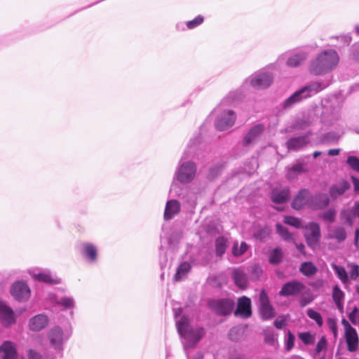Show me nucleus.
Instances as JSON below:
<instances>
[{"instance_id":"nucleus-40","label":"nucleus","mask_w":359,"mask_h":359,"mask_svg":"<svg viewBox=\"0 0 359 359\" xmlns=\"http://www.w3.org/2000/svg\"><path fill=\"white\" fill-rule=\"evenodd\" d=\"M178 196L183 200L184 202L187 203L189 205V208H194L196 205V195L191 192L188 191L187 195L179 194Z\"/></svg>"},{"instance_id":"nucleus-27","label":"nucleus","mask_w":359,"mask_h":359,"mask_svg":"<svg viewBox=\"0 0 359 359\" xmlns=\"http://www.w3.org/2000/svg\"><path fill=\"white\" fill-rule=\"evenodd\" d=\"M350 184L346 180H341L337 184H333L330 188V195L332 199H336L343 195L350 188Z\"/></svg>"},{"instance_id":"nucleus-7","label":"nucleus","mask_w":359,"mask_h":359,"mask_svg":"<svg viewBox=\"0 0 359 359\" xmlns=\"http://www.w3.org/2000/svg\"><path fill=\"white\" fill-rule=\"evenodd\" d=\"M235 303L229 298L212 299L208 302L209 308L219 316H226L230 314Z\"/></svg>"},{"instance_id":"nucleus-52","label":"nucleus","mask_w":359,"mask_h":359,"mask_svg":"<svg viewBox=\"0 0 359 359\" xmlns=\"http://www.w3.org/2000/svg\"><path fill=\"white\" fill-rule=\"evenodd\" d=\"M339 138V136L334 132H329L324 135L323 140L324 142H334L337 141Z\"/></svg>"},{"instance_id":"nucleus-23","label":"nucleus","mask_w":359,"mask_h":359,"mask_svg":"<svg viewBox=\"0 0 359 359\" xmlns=\"http://www.w3.org/2000/svg\"><path fill=\"white\" fill-rule=\"evenodd\" d=\"M0 358L1 359H19L15 344L6 341L0 346Z\"/></svg>"},{"instance_id":"nucleus-63","label":"nucleus","mask_w":359,"mask_h":359,"mask_svg":"<svg viewBox=\"0 0 359 359\" xmlns=\"http://www.w3.org/2000/svg\"><path fill=\"white\" fill-rule=\"evenodd\" d=\"M339 149H332L328 150V155L330 156H337L339 154Z\"/></svg>"},{"instance_id":"nucleus-4","label":"nucleus","mask_w":359,"mask_h":359,"mask_svg":"<svg viewBox=\"0 0 359 359\" xmlns=\"http://www.w3.org/2000/svg\"><path fill=\"white\" fill-rule=\"evenodd\" d=\"M176 327L180 336L185 341L184 350L194 348L205 334L202 327H193L190 325V319L187 316H182L180 320H176Z\"/></svg>"},{"instance_id":"nucleus-28","label":"nucleus","mask_w":359,"mask_h":359,"mask_svg":"<svg viewBox=\"0 0 359 359\" xmlns=\"http://www.w3.org/2000/svg\"><path fill=\"white\" fill-rule=\"evenodd\" d=\"M346 229L341 226H334L329 230L328 238L336 240L338 243L344 241L346 238Z\"/></svg>"},{"instance_id":"nucleus-33","label":"nucleus","mask_w":359,"mask_h":359,"mask_svg":"<svg viewBox=\"0 0 359 359\" xmlns=\"http://www.w3.org/2000/svg\"><path fill=\"white\" fill-rule=\"evenodd\" d=\"M55 303L63 308V310L72 309L75 307V301L72 297L55 298Z\"/></svg>"},{"instance_id":"nucleus-16","label":"nucleus","mask_w":359,"mask_h":359,"mask_svg":"<svg viewBox=\"0 0 359 359\" xmlns=\"http://www.w3.org/2000/svg\"><path fill=\"white\" fill-rule=\"evenodd\" d=\"M264 131L263 124H257L252 127L246 133L243 139V145L245 147H250L256 144L260 139Z\"/></svg>"},{"instance_id":"nucleus-48","label":"nucleus","mask_w":359,"mask_h":359,"mask_svg":"<svg viewBox=\"0 0 359 359\" xmlns=\"http://www.w3.org/2000/svg\"><path fill=\"white\" fill-rule=\"evenodd\" d=\"M299 337L306 345L312 344L314 342L313 337L309 332H300Z\"/></svg>"},{"instance_id":"nucleus-58","label":"nucleus","mask_w":359,"mask_h":359,"mask_svg":"<svg viewBox=\"0 0 359 359\" xmlns=\"http://www.w3.org/2000/svg\"><path fill=\"white\" fill-rule=\"evenodd\" d=\"M187 359H203V353L198 351L195 355H191L187 350H184Z\"/></svg>"},{"instance_id":"nucleus-11","label":"nucleus","mask_w":359,"mask_h":359,"mask_svg":"<svg viewBox=\"0 0 359 359\" xmlns=\"http://www.w3.org/2000/svg\"><path fill=\"white\" fill-rule=\"evenodd\" d=\"M341 324L344 328L347 349L351 352H353L356 351L358 346V336L356 330L345 318L341 320Z\"/></svg>"},{"instance_id":"nucleus-43","label":"nucleus","mask_w":359,"mask_h":359,"mask_svg":"<svg viewBox=\"0 0 359 359\" xmlns=\"http://www.w3.org/2000/svg\"><path fill=\"white\" fill-rule=\"evenodd\" d=\"M284 223L297 229L302 228V221L300 219L293 216H285L283 220Z\"/></svg>"},{"instance_id":"nucleus-21","label":"nucleus","mask_w":359,"mask_h":359,"mask_svg":"<svg viewBox=\"0 0 359 359\" xmlns=\"http://www.w3.org/2000/svg\"><path fill=\"white\" fill-rule=\"evenodd\" d=\"M290 197V189L288 187L282 189L275 188L271 193L272 202L276 204H283L289 200Z\"/></svg>"},{"instance_id":"nucleus-26","label":"nucleus","mask_w":359,"mask_h":359,"mask_svg":"<svg viewBox=\"0 0 359 359\" xmlns=\"http://www.w3.org/2000/svg\"><path fill=\"white\" fill-rule=\"evenodd\" d=\"M232 278L237 287L245 290L248 285V276L241 269H236L233 271Z\"/></svg>"},{"instance_id":"nucleus-18","label":"nucleus","mask_w":359,"mask_h":359,"mask_svg":"<svg viewBox=\"0 0 359 359\" xmlns=\"http://www.w3.org/2000/svg\"><path fill=\"white\" fill-rule=\"evenodd\" d=\"M234 313L236 316H241L244 318H249L252 314L250 299L245 296L239 298Z\"/></svg>"},{"instance_id":"nucleus-14","label":"nucleus","mask_w":359,"mask_h":359,"mask_svg":"<svg viewBox=\"0 0 359 359\" xmlns=\"http://www.w3.org/2000/svg\"><path fill=\"white\" fill-rule=\"evenodd\" d=\"M305 285L297 280H292L286 282L282 285L279 291V295L283 297H288L290 296H298L305 289Z\"/></svg>"},{"instance_id":"nucleus-31","label":"nucleus","mask_w":359,"mask_h":359,"mask_svg":"<svg viewBox=\"0 0 359 359\" xmlns=\"http://www.w3.org/2000/svg\"><path fill=\"white\" fill-rule=\"evenodd\" d=\"M191 266L188 262H182L177 269L174 278L176 281L184 279L191 271Z\"/></svg>"},{"instance_id":"nucleus-3","label":"nucleus","mask_w":359,"mask_h":359,"mask_svg":"<svg viewBox=\"0 0 359 359\" xmlns=\"http://www.w3.org/2000/svg\"><path fill=\"white\" fill-rule=\"evenodd\" d=\"M330 84V81L324 82L323 81H318L302 87L299 90L295 91L280 104V111L284 112L290 109L296 104L318 93L329 86Z\"/></svg>"},{"instance_id":"nucleus-2","label":"nucleus","mask_w":359,"mask_h":359,"mask_svg":"<svg viewBox=\"0 0 359 359\" xmlns=\"http://www.w3.org/2000/svg\"><path fill=\"white\" fill-rule=\"evenodd\" d=\"M200 142L199 137L191 139L189 141L187 150L183 154L180 160L174 175V180H176L181 184H185L192 182L196 173V165L191 161L187 160L189 157V152L194 153L192 151Z\"/></svg>"},{"instance_id":"nucleus-36","label":"nucleus","mask_w":359,"mask_h":359,"mask_svg":"<svg viewBox=\"0 0 359 359\" xmlns=\"http://www.w3.org/2000/svg\"><path fill=\"white\" fill-rule=\"evenodd\" d=\"M226 239L220 236L218 237L215 241V252L216 255L219 257H222L226 252Z\"/></svg>"},{"instance_id":"nucleus-61","label":"nucleus","mask_w":359,"mask_h":359,"mask_svg":"<svg viewBox=\"0 0 359 359\" xmlns=\"http://www.w3.org/2000/svg\"><path fill=\"white\" fill-rule=\"evenodd\" d=\"M351 180L354 187V191L359 193V179L354 176H351Z\"/></svg>"},{"instance_id":"nucleus-5","label":"nucleus","mask_w":359,"mask_h":359,"mask_svg":"<svg viewBox=\"0 0 359 359\" xmlns=\"http://www.w3.org/2000/svg\"><path fill=\"white\" fill-rule=\"evenodd\" d=\"M339 60V55L334 50H323L311 61L309 71L316 76L325 74L335 68Z\"/></svg>"},{"instance_id":"nucleus-39","label":"nucleus","mask_w":359,"mask_h":359,"mask_svg":"<svg viewBox=\"0 0 359 359\" xmlns=\"http://www.w3.org/2000/svg\"><path fill=\"white\" fill-rule=\"evenodd\" d=\"M249 245L245 242H241L240 246H238V243L237 241L234 242L233 248H232V254L234 257H239L243 255L245 252L248 250Z\"/></svg>"},{"instance_id":"nucleus-42","label":"nucleus","mask_w":359,"mask_h":359,"mask_svg":"<svg viewBox=\"0 0 359 359\" xmlns=\"http://www.w3.org/2000/svg\"><path fill=\"white\" fill-rule=\"evenodd\" d=\"M222 170V165H219V164L214 165L213 166L210 168V169L208 170V172L207 175L208 179L210 180H214L215 178H216L221 174Z\"/></svg>"},{"instance_id":"nucleus-53","label":"nucleus","mask_w":359,"mask_h":359,"mask_svg":"<svg viewBox=\"0 0 359 359\" xmlns=\"http://www.w3.org/2000/svg\"><path fill=\"white\" fill-rule=\"evenodd\" d=\"M359 312V310L355 306L353 308V309L352 310V311L348 314V318L350 320V321L355 325H358V321H357V313Z\"/></svg>"},{"instance_id":"nucleus-12","label":"nucleus","mask_w":359,"mask_h":359,"mask_svg":"<svg viewBox=\"0 0 359 359\" xmlns=\"http://www.w3.org/2000/svg\"><path fill=\"white\" fill-rule=\"evenodd\" d=\"M17 316L11 307L6 302L0 300V324L6 328L15 325Z\"/></svg>"},{"instance_id":"nucleus-57","label":"nucleus","mask_w":359,"mask_h":359,"mask_svg":"<svg viewBox=\"0 0 359 359\" xmlns=\"http://www.w3.org/2000/svg\"><path fill=\"white\" fill-rule=\"evenodd\" d=\"M28 359H44L37 351L30 349L28 352ZM53 359V358H50Z\"/></svg>"},{"instance_id":"nucleus-25","label":"nucleus","mask_w":359,"mask_h":359,"mask_svg":"<svg viewBox=\"0 0 359 359\" xmlns=\"http://www.w3.org/2000/svg\"><path fill=\"white\" fill-rule=\"evenodd\" d=\"M181 206L178 201L171 199L167 201L164 211V219L170 220L180 211Z\"/></svg>"},{"instance_id":"nucleus-32","label":"nucleus","mask_w":359,"mask_h":359,"mask_svg":"<svg viewBox=\"0 0 359 359\" xmlns=\"http://www.w3.org/2000/svg\"><path fill=\"white\" fill-rule=\"evenodd\" d=\"M332 299L337 306V308L341 311H343L344 293L337 285L333 287Z\"/></svg>"},{"instance_id":"nucleus-6","label":"nucleus","mask_w":359,"mask_h":359,"mask_svg":"<svg viewBox=\"0 0 359 359\" xmlns=\"http://www.w3.org/2000/svg\"><path fill=\"white\" fill-rule=\"evenodd\" d=\"M72 335V329L69 325L63 330L61 327L56 325L52 327L48 334V338L50 346L53 348L56 353L62 356L64 344L69 339Z\"/></svg>"},{"instance_id":"nucleus-34","label":"nucleus","mask_w":359,"mask_h":359,"mask_svg":"<svg viewBox=\"0 0 359 359\" xmlns=\"http://www.w3.org/2000/svg\"><path fill=\"white\" fill-rule=\"evenodd\" d=\"M299 271L303 275L310 277L317 272V268L312 262H306L301 264Z\"/></svg>"},{"instance_id":"nucleus-10","label":"nucleus","mask_w":359,"mask_h":359,"mask_svg":"<svg viewBox=\"0 0 359 359\" xmlns=\"http://www.w3.org/2000/svg\"><path fill=\"white\" fill-rule=\"evenodd\" d=\"M259 306L260 316L263 320H269L275 317V310L265 290H262L259 294Z\"/></svg>"},{"instance_id":"nucleus-51","label":"nucleus","mask_w":359,"mask_h":359,"mask_svg":"<svg viewBox=\"0 0 359 359\" xmlns=\"http://www.w3.org/2000/svg\"><path fill=\"white\" fill-rule=\"evenodd\" d=\"M322 218L329 222H333L335 219V210L329 209L322 215Z\"/></svg>"},{"instance_id":"nucleus-49","label":"nucleus","mask_w":359,"mask_h":359,"mask_svg":"<svg viewBox=\"0 0 359 359\" xmlns=\"http://www.w3.org/2000/svg\"><path fill=\"white\" fill-rule=\"evenodd\" d=\"M327 346V340L325 337H322L321 339L318 341L316 348L315 353L316 354H319L322 351L325 350Z\"/></svg>"},{"instance_id":"nucleus-35","label":"nucleus","mask_w":359,"mask_h":359,"mask_svg":"<svg viewBox=\"0 0 359 359\" xmlns=\"http://www.w3.org/2000/svg\"><path fill=\"white\" fill-rule=\"evenodd\" d=\"M283 253L280 248L277 247L270 253L269 261L271 264L278 265L282 262Z\"/></svg>"},{"instance_id":"nucleus-64","label":"nucleus","mask_w":359,"mask_h":359,"mask_svg":"<svg viewBox=\"0 0 359 359\" xmlns=\"http://www.w3.org/2000/svg\"><path fill=\"white\" fill-rule=\"evenodd\" d=\"M358 242H359V228L356 229L355 231V238H354L355 245H358Z\"/></svg>"},{"instance_id":"nucleus-20","label":"nucleus","mask_w":359,"mask_h":359,"mask_svg":"<svg viewBox=\"0 0 359 359\" xmlns=\"http://www.w3.org/2000/svg\"><path fill=\"white\" fill-rule=\"evenodd\" d=\"M309 190L307 189H302L294 196L292 201L291 206L293 209L299 210L304 206L309 207Z\"/></svg>"},{"instance_id":"nucleus-45","label":"nucleus","mask_w":359,"mask_h":359,"mask_svg":"<svg viewBox=\"0 0 359 359\" xmlns=\"http://www.w3.org/2000/svg\"><path fill=\"white\" fill-rule=\"evenodd\" d=\"M346 163L353 170L359 172V158L355 156H350L346 159Z\"/></svg>"},{"instance_id":"nucleus-1","label":"nucleus","mask_w":359,"mask_h":359,"mask_svg":"<svg viewBox=\"0 0 359 359\" xmlns=\"http://www.w3.org/2000/svg\"><path fill=\"white\" fill-rule=\"evenodd\" d=\"M273 79V75L269 72L264 69L257 72L245 80L240 89L231 91L223 100L222 103L226 105L233 104L243 97V89L248 86L250 85L256 89L266 88L271 84Z\"/></svg>"},{"instance_id":"nucleus-41","label":"nucleus","mask_w":359,"mask_h":359,"mask_svg":"<svg viewBox=\"0 0 359 359\" xmlns=\"http://www.w3.org/2000/svg\"><path fill=\"white\" fill-rule=\"evenodd\" d=\"M295 337L289 330L286 331L284 338L285 348L287 351H290L294 347Z\"/></svg>"},{"instance_id":"nucleus-59","label":"nucleus","mask_w":359,"mask_h":359,"mask_svg":"<svg viewBox=\"0 0 359 359\" xmlns=\"http://www.w3.org/2000/svg\"><path fill=\"white\" fill-rule=\"evenodd\" d=\"M342 215L344 216V217L346 219V222L350 225L351 226L353 223V217H355L352 212H347L346 213L345 212H342Z\"/></svg>"},{"instance_id":"nucleus-50","label":"nucleus","mask_w":359,"mask_h":359,"mask_svg":"<svg viewBox=\"0 0 359 359\" xmlns=\"http://www.w3.org/2000/svg\"><path fill=\"white\" fill-rule=\"evenodd\" d=\"M327 324L329 329L332 331L334 337L336 338L337 337V325L336 320L332 318H329L327 320Z\"/></svg>"},{"instance_id":"nucleus-55","label":"nucleus","mask_w":359,"mask_h":359,"mask_svg":"<svg viewBox=\"0 0 359 359\" xmlns=\"http://www.w3.org/2000/svg\"><path fill=\"white\" fill-rule=\"evenodd\" d=\"M359 276V266L358 264H353L350 271V277L352 280H356Z\"/></svg>"},{"instance_id":"nucleus-17","label":"nucleus","mask_w":359,"mask_h":359,"mask_svg":"<svg viewBox=\"0 0 359 359\" xmlns=\"http://www.w3.org/2000/svg\"><path fill=\"white\" fill-rule=\"evenodd\" d=\"M330 203V198L326 194L318 193L314 195H311L309 192V208L317 210H322Z\"/></svg>"},{"instance_id":"nucleus-54","label":"nucleus","mask_w":359,"mask_h":359,"mask_svg":"<svg viewBox=\"0 0 359 359\" xmlns=\"http://www.w3.org/2000/svg\"><path fill=\"white\" fill-rule=\"evenodd\" d=\"M274 326L277 329H282L286 324V318L285 316H279L273 323Z\"/></svg>"},{"instance_id":"nucleus-60","label":"nucleus","mask_w":359,"mask_h":359,"mask_svg":"<svg viewBox=\"0 0 359 359\" xmlns=\"http://www.w3.org/2000/svg\"><path fill=\"white\" fill-rule=\"evenodd\" d=\"M351 212L354 216L359 217V201L355 202Z\"/></svg>"},{"instance_id":"nucleus-19","label":"nucleus","mask_w":359,"mask_h":359,"mask_svg":"<svg viewBox=\"0 0 359 359\" xmlns=\"http://www.w3.org/2000/svg\"><path fill=\"white\" fill-rule=\"evenodd\" d=\"M49 323L48 317L45 314H37L29 320L28 326L30 330L39 332L44 329Z\"/></svg>"},{"instance_id":"nucleus-37","label":"nucleus","mask_w":359,"mask_h":359,"mask_svg":"<svg viewBox=\"0 0 359 359\" xmlns=\"http://www.w3.org/2000/svg\"><path fill=\"white\" fill-rule=\"evenodd\" d=\"M332 268L334 270L338 278L343 283H346L348 281V276L344 267L337 264H332Z\"/></svg>"},{"instance_id":"nucleus-47","label":"nucleus","mask_w":359,"mask_h":359,"mask_svg":"<svg viewBox=\"0 0 359 359\" xmlns=\"http://www.w3.org/2000/svg\"><path fill=\"white\" fill-rule=\"evenodd\" d=\"M204 20V18L199 15L196 16L194 19L187 22V27L189 29H194L201 25Z\"/></svg>"},{"instance_id":"nucleus-30","label":"nucleus","mask_w":359,"mask_h":359,"mask_svg":"<svg viewBox=\"0 0 359 359\" xmlns=\"http://www.w3.org/2000/svg\"><path fill=\"white\" fill-rule=\"evenodd\" d=\"M306 58V53L303 51L292 54L287 57L286 64L291 67H297Z\"/></svg>"},{"instance_id":"nucleus-15","label":"nucleus","mask_w":359,"mask_h":359,"mask_svg":"<svg viewBox=\"0 0 359 359\" xmlns=\"http://www.w3.org/2000/svg\"><path fill=\"white\" fill-rule=\"evenodd\" d=\"M29 273L34 280L39 282L50 285L60 283V279L56 276H53L51 272L48 269H32L29 271Z\"/></svg>"},{"instance_id":"nucleus-8","label":"nucleus","mask_w":359,"mask_h":359,"mask_svg":"<svg viewBox=\"0 0 359 359\" xmlns=\"http://www.w3.org/2000/svg\"><path fill=\"white\" fill-rule=\"evenodd\" d=\"M10 292L13 298L19 302H27L31 296L30 287L24 280L14 282L11 287Z\"/></svg>"},{"instance_id":"nucleus-38","label":"nucleus","mask_w":359,"mask_h":359,"mask_svg":"<svg viewBox=\"0 0 359 359\" xmlns=\"http://www.w3.org/2000/svg\"><path fill=\"white\" fill-rule=\"evenodd\" d=\"M276 232L279 234V236L286 241H293L292 234L288 231V229L283 226L282 224L278 223L276 225Z\"/></svg>"},{"instance_id":"nucleus-46","label":"nucleus","mask_w":359,"mask_h":359,"mask_svg":"<svg viewBox=\"0 0 359 359\" xmlns=\"http://www.w3.org/2000/svg\"><path fill=\"white\" fill-rule=\"evenodd\" d=\"M270 235V229L268 227H264L262 229H259L255 233V237L261 241H263L265 239H266Z\"/></svg>"},{"instance_id":"nucleus-9","label":"nucleus","mask_w":359,"mask_h":359,"mask_svg":"<svg viewBox=\"0 0 359 359\" xmlns=\"http://www.w3.org/2000/svg\"><path fill=\"white\" fill-rule=\"evenodd\" d=\"M236 118V116L233 110H224L217 115L215 128L220 131L227 130L234 124Z\"/></svg>"},{"instance_id":"nucleus-29","label":"nucleus","mask_w":359,"mask_h":359,"mask_svg":"<svg viewBox=\"0 0 359 359\" xmlns=\"http://www.w3.org/2000/svg\"><path fill=\"white\" fill-rule=\"evenodd\" d=\"M307 170L305 168V165L302 163H299L293 165L289 168L287 171L286 177L289 180H294L302 173L306 172Z\"/></svg>"},{"instance_id":"nucleus-56","label":"nucleus","mask_w":359,"mask_h":359,"mask_svg":"<svg viewBox=\"0 0 359 359\" xmlns=\"http://www.w3.org/2000/svg\"><path fill=\"white\" fill-rule=\"evenodd\" d=\"M241 331L240 328L238 327H232L229 332V339L232 341H237L238 340V337H237V334Z\"/></svg>"},{"instance_id":"nucleus-62","label":"nucleus","mask_w":359,"mask_h":359,"mask_svg":"<svg viewBox=\"0 0 359 359\" xmlns=\"http://www.w3.org/2000/svg\"><path fill=\"white\" fill-rule=\"evenodd\" d=\"M295 245H296L297 249L299 251V252H301L303 255H305V252H304L305 246L303 243H299V244L296 243Z\"/></svg>"},{"instance_id":"nucleus-24","label":"nucleus","mask_w":359,"mask_h":359,"mask_svg":"<svg viewBox=\"0 0 359 359\" xmlns=\"http://www.w3.org/2000/svg\"><path fill=\"white\" fill-rule=\"evenodd\" d=\"M81 253L83 258L89 263H95L97 261V249L96 246L92 243H83Z\"/></svg>"},{"instance_id":"nucleus-13","label":"nucleus","mask_w":359,"mask_h":359,"mask_svg":"<svg viewBox=\"0 0 359 359\" xmlns=\"http://www.w3.org/2000/svg\"><path fill=\"white\" fill-rule=\"evenodd\" d=\"M305 229L304 236L306 243L313 249L319 244L320 238V226L316 222H310L305 226Z\"/></svg>"},{"instance_id":"nucleus-22","label":"nucleus","mask_w":359,"mask_h":359,"mask_svg":"<svg viewBox=\"0 0 359 359\" xmlns=\"http://www.w3.org/2000/svg\"><path fill=\"white\" fill-rule=\"evenodd\" d=\"M309 142V134H305L289 139L286 145L288 150L297 151L306 146Z\"/></svg>"},{"instance_id":"nucleus-44","label":"nucleus","mask_w":359,"mask_h":359,"mask_svg":"<svg viewBox=\"0 0 359 359\" xmlns=\"http://www.w3.org/2000/svg\"><path fill=\"white\" fill-rule=\"evenodd\" d=\"M307 316L312 320H315L319 327H321L323 324V318L320 313L314 311L312 309L307 310Z\"/></svg>"}]
</instances>
